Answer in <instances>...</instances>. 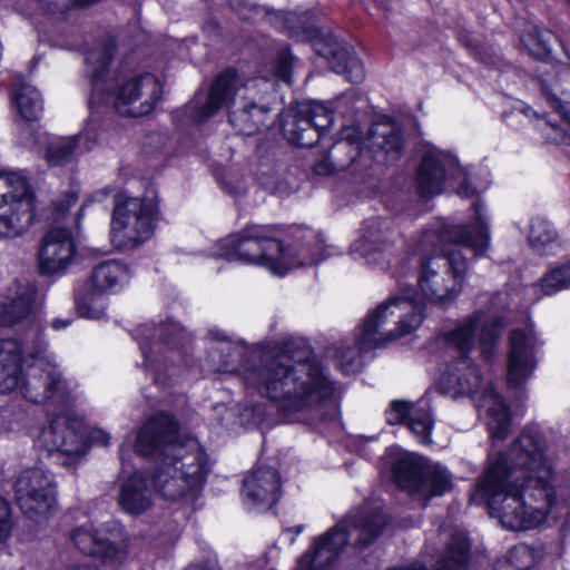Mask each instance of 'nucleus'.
I'll return each mask as SVG.
<instances>
[{
  "label": "nucleus",
  "mask_w": 570,
  "mask_h": 570,
  "mask_svg": "<svg viewBox=\"0 0 570 570\" xmlns=\"http://www.w3.org/2000/svg\"><path fill=\"white\" fill-rule=\"evenodd\" d=\"M544 451L539 433L523 431L507 453L489 458L478 490L488 498L490 513L509 530L539 527L556 503L553 469Z\"/></svg>",
  "instance_id": "f257e3e1"
},
{
  "label": "nucleus",
  "mask_w": 570,
  "mask_h": 570,
  "mask_svg": "<svg viewBox=\"0 0 570 570\" xmlns=\"http://www.w3.org/2000/svg\"><path fill=\"white\" fill-rule=\"evenodd\" d=\"M242 377L287 415L316 410L334 393L333 381L302 340L262 352L244 366Z\"/></svg>",
  "instance_id": "f03ea898"
},
{
  "label": "nucleus",
  "mask_w": 570,
  "mask_h": 570,
  "mask_svg": "<svg viewBox=\"0 0 570 570\" xmlns=\"http://www.w3.org/2000/svg\"><path fill=\"white\" fill-rule=\"evenodd\" d=\"M135 451L159 459L154 485L164 499H195L202 491L209 470L207 455L196 440H180L173 416L157 413L147 420L137 434Z\"/></svg>",
  "instance_id": "7ed1b4c3"
},
{
  "label": "nucleus",
  "mask_w": 570,
  "mask_h": 570,
  "mask_svg": "<svg viewBox=\"0 0 570 570\" xmlns=\"http://www.w3.org/2000/svg\"><path fill=\"white\" fill-rule=\"evenodd\" d=\"M33 360L22 384L23 396L33 403L50 402L67 406L72 400V386L48 353L39 325L32 322L27 338L0 340V393L13 391L20 382L21 353Z\"/></svg>",
  "instance_id": "20e7f679"
},
{
  "label": "nucleus",
  "mask_w": 570,
  "mask_h": 570,
  "mask_svg": "<svg viewBox=\"0 0 570 570\" xmlns=\"http://www.w3.org/2000/svg\"><path fill=\"white\" fill-rule=\"evenodd\" d=\"M504 325L502 317L476 311L460 321L453 330L444 333L445 343L458 348L461 355L446 366L439 379V389L443 394L453 399L472 396L482 389V375L468 356V352L478 342L482 355L490 358L498 346Z\"/></svg>",
  "instance_id": "39448f33"
},
{
  "label": "nucleus",
  "mask_w": 570,
  "mask_h": 570,
  "mask_svg": "<svg viewBox=\"0 0 570 570\" xmlns=\"http://www.w3.org/2000/svg\"><path fill=\"white\" fill-rule=\"evenodd\" d=\"M421 323V309L410 294L389 298L365 317L357 335V347L343 345L338 350L342 370L346 373L356 371L362 351L382 347L412 333Z\"/></svg>",
  "instance_id": "423d86ee"
},
{
  "label": "nucleus",
  "mask_w": 570,
  "mask_h": 570,
  "mask_svg": "<svg viewBox=\"0 0 570 570\" xmlns=\"http://www.w3.org/2000/svg\"><path fill=\"white\" fill-rule=\"evenodd\" d=\"M254 87L237 70L229 68L215 78L204 105L196 108L193 102L187 108L193 119L202 122L227 107L230 125L243 135H254L265 126L269 111L252 97Z\"/></svg>",
  "instance_id": "0eeeda50"
},
{
  "label": "nucleus",
  "mask_w": 570,
  "mask_h": 570,
  "mask_svg": "<svg viewBox=\"0 0 570 570\" xmlns=\"http://www.w3.org/2000/svg\"><path fill=\"white\" fill-rule=\"evenodd\" d=\"M216 255L228 262L264 266L278 276L304 264L275 237L272 227L257 225L245 227L237 234L222 239L217 244Z\"/></svg>",
  "instance_id": "6e6552de"
},
{
  "label": "nucleus",
  "mask_w": 570,
  "mask_h": 570,
  "mask_svg": "<svg viewBox=\"0 0 570 570\" xmlns=\"http://www.w3.org/2000/svg\"><path fill=\"white\" fill-rule=\"evenodd\" d=\"M385 523L386 519L379 509L371 514L347 517L315 540L312 552L302 556L296 570H326L345 546H368Z\"/></svg>",
  "instance_id": "1a4fd4ad"
},
{
  "label": "nucleus",
  "mask_w": 570,
  "mask_h": 570,
  "mask_svg": "<svg viewBox=\"0 0 570 570\" xmlns=\"http://www.w3.org/2000/svg\"><path fill=\"white\" fill-rule=\"evenodd\" d=\"M466 269V261L459 249L430 256L421 262L420 291L431 303L445 306L461 293Z\"/></svg>",
  "instance_id": "9d476101"
},
{
  "label": "nucleus",
  "mask_w": 570,
  "mask_h": 570,
  "mask_svg": "<svg viewBox=\"0 0 570 570\" xmlns=\"http://www.w3.org/2000/svg\"><path fill=\"white\" fill-rule=\"evenodd\" d=\"M156 208L144 198L118 195L111 216L110 240L119 250L134 249L155 229Z\"/></svg>",
  "instance_id": "9b49d317"
},
{
  "label": "nucleus",
  "mask_w": 570,
  "mask_h": 570,
  "mask_svg": "<svg viewBox=\"0 0 570 570\" xmlns=\"http://www.w3.org/2000/svg\"><path fill=\"white\" fill-rule=\"evenodd\" d=\"M138 335L145 365L155 373V380L168 371L169 364L183 363L187 335L179 324L142 325L138 328Z\"/></svg>",
  "instance_id": "f8f14e48"
},
{
  "label": "nucleus",
  "mask_w": 570,
  "mask_h": 570,
  "mask_svg": "<svg viewBox=\"0 0 570 570\" xmlns=\"http://www.w3.org/2000/svg\"><path fill=\"white\" fill-rule=\"evenodd\" d=\"M35 195L24 176L0 175V237L22 235L33 219Z\"/></svg>",
  "instance_id": "ddd939ff"
},
{
  "label": "nucleus",
  "mask_w": 570,
  "mask_h": 570,
  "mask_svg": "<svg viewBox=\"0 0 570 570\" xmlns=\"http://www.w3.org/2000/svg\"><path fill=\"white\" fill-rule=\"evenodd\" d=\"M13 490L22 513L39 524L45 523L57 510V484L48 470L29 468L20 471Z\"/></svg>",
  "instance_id": "4468645a"
},
{
  "label": "nucleus",
  "mask_w": 570,
  "mask_h": 570,
  "mask_svg": "<svg viewBox=\"0 0 570 570\" xmlns=\"http://www.w3.org/2000/svg\"><path fill=\"white\" fill-rule=\"evenodd\" d=\"M37 444L50 455L60 458L66 468L77 465L88 449L82 422L62 414L41 429Z\"/></svg>",
  "instance_id": "2eb2a0df"
},
{
  "label": "nucleus",
  "mask_w": 570,
  "mask_h": 570,
  "mask_svg": "<svg viewBox=\"0 0 570 570\" xmlns=\"http://www.w3.org/2000/svg\"><path fill=\"white\" fill-rule=\"evenodd\" d=\"M332 122L333 111L323 102H301L284 114L282 131L291 144L311 147Z\"/></svg>",
  "instance_id": "dca6fc26"
},
{
  "label": "nucleus",
  "mask_w": 570,
  "mask_h": 570,
  "mask_svg": "<svg viewBox=\"0 0 570 570\" xmlns=\"http://www.w3.org/2000/svg\"><path fill=\"white\" fill-rule=\"evenodd\" d=\"M71 540L82 553L97 557L107 566L121 564L128 554L124 529L115 522L97 530L81 525L72 531Z\"/></svg>",
  "instance_id": "f3484780"
},
{
  "label": "nucleus",
  "mask_w": 570,
  "mask_h": 570,
  "mask_svg": "<svg viewBox=\"0 0 570 570\" xmlns=\"http://www.w3.org/2000/svg\"><path fill=\"white\" fill-rule=\"evenodd\" d=\"M161 94V83L153 73L132 75L116 87L114 107L122 116H146L154 110Z\"/></svg>",
  "instance_id": "a211bd4d"
},
{
  "label": "nucleus",
  "mask_w": 570,
  "mask_h": 570,
  "mask_svg": "<svg viewBox=\"0 0 570 570\" xmlns=\"http://www.w3.org/2000/svg\"><path fill=\"white\" fill-rule=\"evenodd\" d=\"M538 345L532 328L511 331L507 362V384L510 389H520L532 376L538 365Z\"/></svg>",
  "instance_id": "6ab92c4d"
},
{
  "label": "nucleus",
  "mask_w": 570,
  "mask_h": 570,
  "mask_svg": "<svg viewBox=\"0 0 570 570\" xmlns=\"http://www.w3.org/2000/svg\"><path fill=\"white\" fill-rule=\"evenodd\" d=\"M462 175L463 170L452 155L441 150H429L424 154L417 170V188L423 196H434L441 194L450 180Z\"/></svg>",
  "instance_id": "aec40b11"
},
{
  "label": "nucleus",
  "mask_w": 570,
  "mask_h": 570,
  "mask_svg": "<svg viewBox=\"0 0 570 570\" xmlns=\"http://www.w3.org/2000/svg\"><path fill=\"white\" fill-rule=\"evenodd\" d=\"M393 232L385 219H370L365 224L363 237L355 242L352 250L358 253L370 264L386 268L394 256Z\"/></svg>",
  "instance_id": "412c9836"
},
{
  "label": "nucleus",
  "mask_w": 570,
  "mask_h": 570,
  "mask_svg": "<svg viewBox=\"0 0 570 570\" xmlns=\"http://www.w3.org/2000/svg\"><path fill=\"white\" fill-rule=\"evenodd\" d=\"M76 253L71 232L65 227L50 229L39 250V268L42 274H56L68 267Z\"/></svg>",
  "instance_id": "4be33fe9"
},
{
  "label": "nucleus",
  "mask_w": 570,
  "mask_h": 570,
  "mask_svg": "<svg viewBox=\"0 0 570 570\" xmlns=\"http://www.w3.org/2000/svg\"><path fill=\"white\" fill-rule=\"evenodd\" d=\"M281 475L271 466H259L253 470L243 481V498L250 508L268 509L281 498Z\"/></svg>",
  "instance_id": "5701e85b"
},
{
  "label": "nucleus",
  "mask_w": 570,
  "mask_h": 570,
  "mask_svg": "<svg viewBox=\"0 0 570 570\" xmlns=\"http://www.w3.org/2000/svg\"><path fill=\"white\" fill-rule=\"evenodd\" d=\"M385 414L389 424L406 423L419 442L431 443L433 419L425 401L422 400L419 403L393 401Z\"/></svg>",
  "instance_id": "b1692460"
},
{
  "label": "nucleus",
  "mask_w": 570,
  "mask_h": 570,
  "mask_svg": "<svg viewBox=\"0 0 570 570\" xmlns=\"http://www.w3.org/2000/svg\"><path fill=\"white\" fill-rule=\"evenodd\" d=\"M365 146L379 160L389 163L401 156L404 139L402 131L394 124H374L367 132Z\"/></svg>",
  "instance_id": "393cba45"
},
{
  "label": "nucleus",
  "mask_w": 570,
  "mask_h": 570,
  "mask_svg": "<svg viewBox=\"0 0 570 570\" xmlns=\"http://www.w3.org/2000/svg\"><path fill=\"white\" fill-rule=\"evenodd\" d=\"M476 220L470 225H454L444 230L442 238L455 245L471 249L474 255L483 254L490 243V235L485 219L479 205H474Z\"/></svg>",
  "instance_id": "a878e982"
},
{
  "label": "nucleus",
  "mask_w": 570,
  "mask_h": 570,
  "mask_svg": "<svg viewBox=\"0 0 570 570\" xmlns=\"http://www.w3.org/2000/svg\"><path fill=\"white\" fill-rule=\"evenodd\" d=\"M476 406L487 415V425L491 438L494 441L504 440L510 429L509 407L491 384L488 383L482 391Z\"/></svg>",
  "instance_id": "bb28decb"
},
{
  "label": "nucleus",
  "mask_w": 570,
  "mask_h": 570,
  "mask_svg": "<svg viewBox=\"0 0 570 570\" xmlns=\"http://www.w3.org/2000/svg\"><path fill=\"white\" fill-rule=\"evenodd\" d=\"M318 55L324 56L331 62L336 73L345 76V78L354 83L364 80L365 72L362 61L347 47L341 45L336 38H331L325 49H316Z\"/></svg>",
  "instance_id": "cd10ccee"
},
{
  "label": "nucleus",
  "mask_w": 570,
  "mask_h": 570,
  "mask_svg": "<svg viewBox=\"0 0 570 570\" xmlns=\"http://www.w3.org/2000/svg\"><path fill=\"white\" fill-rule=\"evenodd\" d=\"M130 278L127 265L116 259L97 264L90 274L91 289L97 294L116 293Z\"/></svg>",
  "instance_id": "c85d7f7f"
},
{
  "label": "nucleus",
  "mask_w": 570,
  "mask_h": 570,
  "mask_svg": "<svg viewBox=\"0 0 570 570\" xmlns=\"http://www.w3.org/2000/svg\"><path fill=\"white\" fill-rule=\"evenodd\" d=\"M116 45L111 39L97 43L86 56L87 73L94 95H102L106 88L105 77L112 61Z\"/></svg>",
  "instance_id": "c756f323"
},
{
  "label": "nucleus",
  "mask_w": 570,
  "mask_h": 570,
  "mask_svg": "<svg viewBox=\"0 0 570 570\" xmlns=\"http://www.w3.org/2000/svg\"><path fill=\"white\" fill-rule=\"evenodd\" d=\"M119 504L124 511L131 514H140L151 505V491L140 474L135 473L122 482Z\"/></svg>",
  "instance_id": "7c9ffc66"
},
{
  "label": "nucleus",
  "mask_w": 570,
  "mask_h": 570,
  "mask_svg": "<svg viewBox=\"0 0 570 570\" xmlns=\"http://www.w3.org/2000/svg\"><path fill=\"white\" fill-rule=\"evenodd\" d=\"M470 544L468 538L462 532L452 535L446 546L445 552L435 570H466L469 560ZM391 570H428L421 563H414L405 568H393Z\"/></svg>",
  "instance_id": "2f4dec72"
},
{
  "label": "nucleus",
  "mask_w": 570,
  "mask_h": 570,
  "mask_svg": "<svg viewBox=\"0 0 570 570\" xmlns=\"http://www.w3.org/2000/svg\"><path fill=\"white\" fill-rule=\"evenodd\" d=\"M425 466L420 456L413 453H403L393 465V476L400 488L412 494H419Z\"/></svg>",
  "instance_id": "473e14b6"
},
{
  "label": "nucleus",
  "mask_w": 570,
  "mask_h": 570,
  "mask_svg": "<svg viewBox=\"0 0 570 570\" xmlns=\"http://www.w3.org/2000/svg\"><path fill=\"white\" fill-rule=\"evenodd\" d=\"M452 475L448 469L440 463L426 465L422 487L419 490V497L422 498L425 503L433 497H439L452 489Z\"/></svg>",
  "instance_id": "72a5a7b5"
},
{
  "label": "nucleus",
  "mask_w": 570,
  "mask_h": 570,
  "mask_svg": "<svg viewBox=\"0 0 570 570\" xmlns=\"http://www.w3.org/2000/svg\"><path fill=\"white\" fill-rule=\"evenodd\" d=\"M529 243L538 253L548 254L557 246V234L553 227L542 218H534L531 222Z\"/></svg>",
  "instance_id": "f704fd0d"
},
{
  "label": "nucleus",
  "mask_w": 570,
  "mask_h": 570,
  "mask_svg": "<svg viewBox=\"0 0 570 570\" xmlns=\"http://www.w3.org/2000/svg\"><path fill=\"white\" fill-rule=\"evenodd\" d=\"M82 136L63 137L52 140L46 153L50 166H62L73 160Z\"/></svg>",
  "instance_id": "c9c22d12"
},
{
  "label": "nucleus",
  "mask_w": 570,
  "mask_h": 570,
  "mask_svg": "<svg viewBox=\"0 0 570 570\" xmlns=\"http://www.w3.org/2000/svg\"><path fill=\"white\" fill-rule=\"evenodd\" d=\"M16 105L20 115L29 121L37 120L43 110L41 95L31 85H22L20 87L16 95Z\"/></svg>",
  "instance_id": "e433bc0d"
},
{
  "label": "nucleus",
  "mask_w": 570,
  "mask_h": 570,
  "mask_svg": "<svg viewBox=\"0 0 570 570\" xmlns=\"http://www.w3.org/2000/svg\"><path fill=\"white\" fill-rule=\"evenodd\" d=\"M32 296L23 293L13 299L10 304H3L0 307V322L10 326L26 318L31 312Z\"/></svg>",
  "instance_id": "4c0bfd02"
},
{
  "label": "nucleus",
  "mask_w": 570,
  "mask_h": 570,
  "mask_svg": "<svg viewBox=\"0 0 570 570\" xmlns=\"http://www.w3.org/2000/svg\"><path fill=\"white\" fill-rule=\"evenodd\" d=\"M544 295H551L570 286V259L551 269L540 283Z\"/></svg>",
  "instance_id": "58836bf2"
},
{
  "label": "nucleus",
  "mask_w": 570,
  "mask_h": 570,
  "mask_svg": "<svg viewBox=\"0 0 570 570\" xmlns=\"http://www.w3.org/2000/svg\"><path fill=\"white\" fill-rule=\"evenodd\" d=\"M352 147V144L350 141H343L337 144L333 150L322 160L315 164L314 170L317 175H328L335 170L345 169L348 167V165L354 160V158L351 159V161L344 163L338 161L335 157V155L340 151L350 149Z\"/></svg>",
  "instance_id": "ea45409f"
},
{
  "label": "nucleus",
  "mask_w": 570,
  "mask_h": 570,
  "mask_svg": "<svg viewBox=\"0 0 570 570\" xmlns=\"http://www.w3.org/2000/svg\"><path fill=\"white\" fill-rule=\"evenodd\" d=\"M102 294H97L95 291L87 294L79 303V313L92 320H99L106 314V299L101 297Z\"/></svg>",
  "instance_id": "a19ab883"
},
{
  "label": "nucleus",
  "mask_w": 570,
  "mask_h": 570,
  "mask_svg": "<svg viewBox=\"0 0 570 570\" xmlns=\"http://www.w3.org/2000/svg\"><path fill=\"white\" fill-rule=\"evenodd\" d=\"M292 65L293 57L288 49H282L278 53L276 66H275V76L283 80L286 83H291L292 79Z\"/></svg>",
  "instance_id": "79ce46f5"
},
{
  "label": "nucleus",
  "mask_w": 570,
  "mask_h": 570,
  "mask_svg": "<svg viewBox=\"0 0 570 570\" xmlns=\"http://www.w3.org/2000/svg\"><path fill=\"white\" fill-rule=\"evenodd\" d=\"M13 527L9 502L0 497V542L9 538Z\"/></svg>",
  "instance_id": "37998d69"
},
{
  "label": "nucleus",
  "mask_w": 570,
  "mask_h": 570,
  "mask_svg": "<svg viewBox=\"0 0 570 570\" xmlns=\"http://www.w3.org/2000/svg\"><path fill=\"white\" fill-rule=\"evenodd\" d=\"M550 101L552 107L556 108L561 114V116L570 122V104H563L558 98H551Z\"/></svg>",
  "instance_id": "c03bdc74"
},
{
  "label": "nucleus",
  "mask_w": 570,
  "mask_h": 570,
  "mask_svg": "<svg viewBox=\"0 0 570 570\" xmlns=\"http://www.w3.org/2000/svg\"><path fill=\"white\" fill-rule=\"evenodd\" d=\"M185 570H222L215 560H208L204 564H193Z\"/></svg>",
  "instance_id": "a18cd8bd"
},
{
  "label": "nucleus",
  "mask_w": 570,
  "mask_h": 570,
  "mask_svg": "<svg viewBox=\"0 0 570 570\" xmlns=\"http://www.w3.org/2000/svg\"><path fill=\"white\" fill-rule=\"evenodd\" d=\"M304 530V525L303 524H299L295 528H288L286 529V531L283 533L284 538L288 540V542L291 544H293L295 542V535H298L299 533H302Z\"/></svg>",
  "instance_id": "49530a36"
},
{
  "label": "nucleus",
  "mask_w": 570,
  "mask_h": 570,
  "mask_svg": "<svg viewBox=\"0 0 570 570\" xmlns=\"http://www.w3.org/2000/svg\"><path fill=\"white\" fill-rule=\"evenodd\" d=\"M546 36L551 37V33L550 32L543 33L541 31H537V39H538L539 45H541L543 50L550 51L551 48L549 45V39Z\"/></svg>",
  "instance_id": "de8ad7c7"
},
{
  "label": "nucleus",
  "mask_w": 570,
  "mask_h": 570,
  "mask_svg": "<svg viewBox=\"0 0 570 570\" xmlns=\"http://www.w3.org/2000/svg\"><path fill=\"white\" fill-rule=\"evenodd\" d=\"M77 202V197L73 193H70L66 196L63 205L59 208L60 212H65Z\"/></svg>",
  "instance_id": "09e8293b"
},
{
  "label": "nucleus",
  "mask_w": 570,
  "mask_h": 570,
  "mask_svg": "<svg viewBox=\"0 0 570 570\" xmlns=\"http://www.w3.org/2000/svg\"><path fill=\"white\" fill-rule=\"evenodd\" d=\"M203 29L205 32L214 35L218 31V23L214 20H209L204 24Z\"/></svg>",
  "instance_id": "8fccbe9b"
},
{
  "label": "nucleus",
  "mask_w": 570,
  "mask_h": 570,
  "mask_svg": "<svg viewBox=\"0 0 570 570\" xmlns=\"http://www.w3.org/2000/svg\"><path fill=\"white\" fill-rule=\"evenodd\" d=\"M97 441L101 442L104 445H107L109 443V434L106 433L105 431H97L96 432V435L94 436Z\"/></svg>",
  "instance_id": "3c124183"
},
{
  "label": "nucleus",
  "mask_w": 570,
  "mask_h": 570,
  "mask_svg": "<svg viewBox=\"0 0 570 570\" xmlns=\"http://www.w3.org/2000/svg\"><path fill=\"white\" fill-rule=\"evenodd\" d=\"M458 193L462 196L469 197L474 194V189H472L468 184L463 183Z\"/></svg>",
  "instance_id": "603ef678"
},
{
  "label": "nucleus",
  "mask_w": 570,
  "mask_h": 570,
  "mask_svg": "<svg viewBox=\"0 0 570 570\" xmlns=\"http://www.w3.org/2000/svg\"><path fill=\"white\" fill-rule=\"evenodd\" d=\"M70 324L69 320H55L52 322V326L56 330L65 328Z\"/></svg>",
  "instance_id": "864d4df0"
},
{
  "label": "nucleus",
  "mask_w": 570,
  "mask_h": 570,
  "mask_svg": "<svg viewBox=\"0 0 570 570\" xmlns=\"http://www.w3.org/2000/svg\"><path fill=\"white\" fill-rule=\"evenodd\" d=\"M530 553V550L527 546H520V547H517L513 551H512V554H521V556H525V554H529Z\"/></svg>",
  "instance_id": "5fc2aeb1"
},
{
  "label": "nucleus",
  "mask_w": 570,
  "mask_h": 570,
  "mask_svg": "<svg viewBox=\"0 0 570 570\" xmlns=\"http://www.w3.org/2000/svg\"><path fill=\"white\" fill-rule=\"evenodd\" d=\"M109 193V189H104V190H100L98 193L95 194V197L98 199V200H101L102 197H106Z\"/></svg>",
  "instance_id": "6e6d98bb"
},
{
  "label": "nucleus",
  "mask_w": 570,
  "mask_h": 570,
  "mask_svg": "<svg viewBox=\"0 0 570 570\" xmlns=\"http://www.w3.org/2000/svg\"><path fill=\"white\" fill-rule=\"evenodd\" d=\"M551 127H552L556 131H560V132H562V130H561V129H559L558 127H554V126H551Z\"/></svg>",
  "instance_id": "4d7b16f0"
}]
</instances>
